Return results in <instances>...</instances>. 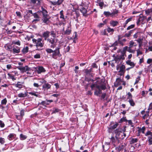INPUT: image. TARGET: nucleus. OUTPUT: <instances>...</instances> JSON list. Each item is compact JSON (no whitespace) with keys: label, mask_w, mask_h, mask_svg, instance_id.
Listing matches in <instances>:
<instances>
[{"label":"nucleus","mask_w":152,"mask_h":152,"mask_svg":"<svg viewBox=\"0 0 152 152\" xmlns=\"http://www.w3.org/2000/svg\"><path fill=\"white\" fill-rule=\"evenodd\" d=\"M152 59L151 58H149L148 59L147 63L148 64H150L152 63Z\"/></svg>","instance_id":"obj_59"},{"label":"nucleus","mask_w":152,"mask_h":152,"mask_svg":"<svg viewBox=\"0 0 152 152\" xmlns=\"http://www.w3.org/2000/svg\"><path fill=\"white\" fill-rule=\"evenodd\" d=\"M107 31L109 32H113L114 31V30L113 28H111L110 27H108L107 29Z\"/></svg>","instance_id":"obj_42"},{"label":"nucleus","mask_w":152,"mask_h":152,"mask_svg":"<svg viewBox=\"0 0 152 152\" xmlns=\"http://www.w3.org/2000/svg\"><path fill=\"white\" fill-rule=\"evenodd\" d=\"M97 2L99 4V5L100 6V8L102 9L104 4L103 0H98L97 1Z\"/></svg>","instance_id":"obj_21"},{"label":"nucleus","mask_w":152,"mask_h":152,"mask_svg":"<svg viewBox=\"0 0 152 152\" xmlns=\"http://www.w3.org/2000/svg\"><path fill=\"white\" fill-rule=\"evenodd\" d=\"M105 23H100L98 25V27L99 28H101L104 25Z\"/></svg>","instance_id":"obj_60"},{"label":"nucleus","mask_w":152,"mask_h":152,"mask_svg":"<svg viewBox=\"0 0 152 152\" xmlns=\"http://www.w3.org/2000/svg\"><path fill=\"white\" fill-rule=\"evenodd\" d=\"M118 23V22L117 21L112 20L110 22V25L113 27H115L117 26Z\"/></svg>","instance_id":"obj_17"},{"label":"nucleus","mask_w":152,"mask_h":152,"mask_svg":"<svg viewBox=\"0 0 152 152\" xmlns=\"http://www.w3.org/2000/svg\"><path fill=\"white\" fill-rule=\"evenodd\" d=\"M38 104H42L45 106H46L47 105L49 104V103H47V100L45 101H42L41 102H39Z\"/></svg>","instance_id":"obj_29"},{"label":"nucleus","mask_w":152,"mask_h":152,"mask_svg":"<svg viewBox=\"0 0 152 152\" xmlns=\"http://www.w3.org/2000/svg\"><path fill=\"white\" fill-rule=\"evenodd\" d=\"M143 119H145L148 118L149 117V111H146L145 113L142 116Z\"/></svg>","instance_id":"obj_33"},{"label":"nucleus","mask_w":152,"mask_h":152,"mask_svg":"<svg viewBox=\"0 0 152 152\" xmlns=\"http://www.w3.org/2000/svg\"><path fill=\"white\" fill-rule=\"evenodd\" d=\"M148 110H152V102L150 104Z\"/></svg>","instance_id":"obj_64"},{"label":"nucleus","mask_w":152,"mask_h":152,"mask_svg":"<svg viewBox=\"0 0 152 152\" xmlns=\"http://www.w3.org/2000/svg\"><path fill=\"white\" fill-rule=\"evenodd\" d=\"M71 32V28L70 27H68L67 28L64 32V34L66 35H69Z\"/></svg>","instance_id":"obj_25"},{"label":"nucleus","mask_w":152,"mask_h":152,"mask_svg":"<svg viewBox=\"0 0 152 152\" xmlns=\"http://www.w3.org/2000/svg\"><path fill=\"white\" fill-rule=\"evenodd\" d=\"M132 19V18H129L125 22V24H127L128 22L131 21Z\"/></svg>","instance_id":"obj_56"},{"label":"nucleus","mask_w":152,"mask_h":152,"mask_svg":"<svg viewBox=\"0 0 152 152\" xmlns=\"http://www.w3.org/2000/svg\"><path fill=\"white\" fill-rule=\"evenodd\" d=\"M128 96L127 97V99H128L129 100L131 99H132V96L131 94L129 92L127 94Z\"/></svg>","instance_id":"obj_38"},{"label":"nucleus","mask_w":152,"mask_h":152,"mask_svg":"<svg viewBox=\"0 0 152 152\" xmlns=\"http://www.w3.org/2000/svg\"><path fill=\"white\" fill-rule=\"evenodd\" d=\"M26 96V93L23 94L22 93H20V97H25Z\"/></svg>","instance_id":"obj_53"},{"label":"nucleus","mask_w":152,"mask_h":152,"mask_svg":"<svg viewBox=\"0 0 152 152\" xmlns=\"http://www.w3.org/2000/svg\"><path fill=\"white\" fill-rule=\"evenodd\" d=\"M145 136L148 137V139L150 145H152V132L148 131L145 134Z\"/></svg>","instance_id":"obj_9"},{"label":"nucleus","mask_w":152,"mask_h":152,"mask_svg":"<svg viewBox=\"0 0 152 152\" xmlns=\"http://www.w3.org/2000/svg\"><path fill=\"white\" fill-rule=\"evenodd\" d=\"M80 11L83 13V15H86L87 13V10L85 8L83 7L81 8L80 10Z\"/></svg>","instance_id":"obj_31"},{"label":"nucleus","mask_w":152,"mask_h":152,"mask_svg":"<svg viewBox=\"0 0 152 152\" xmlns=\"http://www.w3.org/2000/svg\"><path fill=\"white\" fill-rule=\"evenodd\" d=\"M137 45V44L133 40L131 41L129 43V48H132L134 46H136Z\"/></svg>","instance_id":"obj_20"},{"label":"nucleus","mask_w":152,"mask_h":152,"mask_svg":"<svg viewBox=\"0 0 152 152\" xmlns=\"http://www.w3.org/2000/svg\"><path fill=\"white\" fill-rule=\"evenodd\" d=\"M145 128L143 126L142 127L141 129H140V132H141L143 134L145 133Z\"/></svg>","instance_id":"obj_46"},{"label":"nucleus","mask_w":152,"mask_h":152,"mask_svg":"<svg viewBox=\"0 0 152 152\" xmlns=\"http://www.w3.org/2000/svg\"><path fill=\"white\" fill-rule=\"evenodd\" d=\"M125 130L123 132H122L121 135L119 137V139H123L126 137V134L125 133Z\"/></svg>","instance_id":"obj_26"},{"label":"nucleus","mask_w":152,"mask_h":152,"mask_svg":"<svg viewBox=\"0 0 152 152\" xmlns=\"http://www.w3.org/2000/svg\"><path fill=\"white\" fill-rule=\"evenodd\" d=\"M118 125V123L115 124H114L113 126H111L110 129H115Z\"/></svg>","instance_id":"obj_43"},{"label":"nucleus","mask_w":152,"mask_h":152,"mask_svg":"<svg viewBox=\"0 0 152 152\" xmlns=\"http://www.w3.org/2000/svg\"><path fill=\"white\" fill-rule=\"evenodd\" d=\"M28 50V47L26 46L25 48H24L22 50V52L23 53H27Z\"/></svg>","instance_id":"obj_35"},{"label":"nucleus","mask_w":152,"mask_h":152,"mask_svg":"<svg viewBox=\"0 0 152 152\" xmlns=\"http://www.w3.org/2000/svg\"><path fill=\"white\" fill-rule=\"evenodd\" d=\"M32 41L34 43L36 44V45L37 47L39 46L42 47L43 46V44L41 42L42 39L41 38H38L37 40L35 39H33Z\"/></svg>","instance_id":"obj_8"},{"label":"nucleus","mask_w":152,"mask_h":152,"mask_svg":"<svg viewBox=\"0 0 152 152\" xmlns=\"http://www.w3.org/2000/svg\"><path fill=\"white\" fill-rule=\"evenodd\" d=\"M64 0H58L57 1H50V2L53 5H59L62 4Z\"/></svg>","instance_id":"obj_12"},{"label":"nucleus","mask_w":152,"mask_h":152,"mask_svg":"<svg viewBox=\"0 0 152 152\" xmlns=\"http://www.w3.org/2000/svg\"><path fill=\"white\" fill-rule=\"evenodd\" d=\"M50 87L51 85L48 83H45V84L42 86V88L44 89H48L50 88Z\"/></svg>","instance_id":"obj_23"},{"label":"nucleus","mask_w":152,"mask_h":152,"mask_svg":"<svg viewBox=\"0 0 152 152\" xmlns=\"http://www.w3.org/2000/svg\"><path fill=\"white\" fill-rule=\"evenodd\" d=\"M7 68L8 69H9L12 68V67L11 64H7Z\"/></svg>","instance_id":"obj_62"},{"label":"nucleus","mask_w":152,"mask_h":152,"mask_svg":"<svg viewBox=\"0 0 152 152\" xmlns=\"http://www.w3.org/2000/svg\"><path fill=\"white\" fill-rule=\"evenodd\" d=\"M34 57L35 58H38L40 57V56L39 54H36L34 56Z\"/></svg>","instance_id":"obj_57"},{"label":"nucleus","mask_w":152,"mask_h":152,"mask_svg":"<svg viewBox=\"0 0 152 152\" xmlns=\"http://www.w3.org/2000/svg\"><path fill=\"white\" fill-rule=\"evenodd\" d=\"M128 102L131 106H134L135 105V103L132 99L129 100Z\"/></svg>","instance_id":"obj_34"},{"label":"nucleus","mask_w":152,"mask_h":152,"mask_svg":"<svg viewBox=\"0 0 152 152\" xmlns=\"http://www.w3.org/2000/svg\"><path fill=\"white\" fill-rule=\"evenodd\" d=\"M63 10H61L60 12V18H62L64 20V16L63 15Z\"/></svg>","instance_id":"obj_47"},{"label":"nucleus","mask_w":152,"mask_h":152,"mask_svg":"<svg viewBox=\"0 0 152 152\" xmlns=\"http://www.w3.org/2000/svg\"><path fill=\"white\" fill-rule=\"evenodd\" d=\"M126 64L131 66V68H133L135 66V64L134 62H132L130 60H128L126 61Z\"/></svg>","instance_id":"obj_15"},{"label":"nucleus","mask_w":152,"mask_h":152,"mask_svg":"<svg viewBox=\"0 0 152 152\" xmlns=\"http://www.w3.org/2000/svg\"><path fill=\"white\" fill-rule=\"evenodd\" d=\"M29 94L32 95L34 96L37 97H39L40 95L38 94H37L35 92H29Z\"/></svg>","instance_id":"obj_39"},{"label":"nucleus","mask_w":152,"mask_h":152,"mask_svg":"<svg viewBox=\"0 0 152 152\" xmlns=\"http://www.w3.org/2000/svg\"><path fill=\"white\" fill-rule=\"evenodd\" d=\"M144 19V18H140L137 22V25H139L140 23L143 24V23L142 20Z\"/></svg>","instance_id":"obj_32"},{"label":"nucleus","mask_w":152,"mask_h":152,"mask_svg":"<svg viewBox=\"0 0 152 152\" xmlns=\"http://www.w3.org/2000/svg\"><path fill=\"white\" fill-rule=\"evenodd\" d=\"M20 137L21 140H23L26 139L27 138V137L22 134H21L20 135Z\"/></svg>","instance_id":"obj_36"},{"label":"nucleus","mask_w":152,"mask_h":152,"mask_svg":"<svg viewBox=\"0 0 152 152\" xmlns=\"http://www.w3.org/2000/svg\"><path fill=\"white\" fill-rule=\"evenodd\" d=\"M138 141V139L137 138H131L130 141V144H133L137 142Z\"/></svg>","instance_id":"obj_28"},{"label":"nucleus","mask_w":152,"mask_h":152,"mask_svg":"<svg viewBox=\"0 0 152 152\" xmlns=\"http://www.w3.org/2000/svg\"><path fill=\"white\" fill-rule=\"evenodd\" d=\"M5 141V139L4 138L0 137V143H1V144H3L4 143Z\"/></svg>","instance_id":"obj_48"},{"label":"nucleus","mask_w":152,"mask_h":152,"mask_svg":"<svg viewBox=\"0 0 152 152\" xmlns=\"http://www.w3.org/2000/svg\"><path fill=\"white\" fill-rule=\"evenodd\" d=\"M6 32L7 33V34H10L12 32V30H8V29L6 30Z\"/></svg>","instance_id":"obj_61"},{"label":"nucleus","mask_w":152,"mask_h":152,"mask_svg":"<svg viewBox=\"0 0 152 152\" xmlns=\"http://www.w3.org/2000/svg\"><path fill=\"white\" fill-rule=\"evenodd\" d=\"M18 98H17L16 99L14 100L12 104L13 105H16L18 103V100H17Z\"/></svg>","instance_id":"obj_45"},{"label":"nucleus","mask_w":152,"mask_h":152,"mask_svg":"<svg viewBox=\"0 0 152 152\" xmlns=\"http://www.w3.org/2000/svg\"><path fill=\"white\" fill-rule=\"evenodd\" d=\"M8 75L10 78L12 79L13 80H14L15 79V78L14 76L10 74V73H8Z\"/></svg>","instance_id":"obj_50"},{"label":"nucleus","mask_w":152,"mask_h":152,"mask_svg":"<svg viewBox=\"0 0 152 152\" xmlns=\"http://www.w3.org/2000/svg\"><path fill=\"white\" fill-rule=\"evenodd\" d=\"M137 56H138L142 54V52L139 49H138L137 50Z\"/></svg>","instance_id":"obj_49"},{"label":"nucleus","mask_w":152,"mask_h":152,"mask_svg":"<svg viewBox=\"0 0 152 152\" xmlns=\"http://www.w3.org/2000/svg\"><path fill=\"white\" fill-rule=\"evenodd\" d=\"M107 31V29H104L101 31V33L102 35H107V34L106 32Z\"/></svg>","instance_id":"obj_44"},{"label":"nucleus","mask_w":152,"mask_h":152,"mask_svg":"<svg viewBox=\"0 0 152 152\" xmlns=\"http://www.w3.org/2000/svg\"><path fill=\"white\" fill-rule=\"evenodd\" d=\"M56 35L54 31L50 32L46 31L42 34V36L45 40H47L48 42L51 44L50 47L51 48H54L56 45V43L58 39L56 38Z\"/></svg>","instance_id":"obj_1"},{"label":"nucleus","mask_w":152,"mask_h":152,"mask_svg":"<svg viewBox=\"0 0 152 152\" xmlns=\"http://www.w3.org/2000/svg\"><path fill=\"white\" fill-rule=\"evenodd\" d=\"M50 18L49 16H43L42 20L44 23L48 24L49 21V19Z\"/></svg>","instance_id":"obj_14"},{"label":"nucleus","mask_w":152,"mask_h":152,"mask_svg":"<svg viewBox=\"0 0 152 152\" xmlns=\"http://www.w3.org/2000/svg\"><path fill=\"white\" fill-rule=\"evenodd\" d=\"M137 41L139 43H142V39H139L137 40Z\"/></svg>","instance_id":"obj_63"},{"label":"nucleus","mask_w":152,"mask_h":152,"mask_svg":"<svg viewBox=\"0 0 152 152\" xmlns=\"http://www.w3.org/2000/svg\"><path fill=\"white\" fill-rule=\"evenodd\" d=\"M34 17L36 18L35 19L33 20L32 22H34L35 21H38L39 20V16L36 13H35L33 14Z\"/></svg>","instance_id":"obj_19"},{"label":"nucleus","mask_w":152,"mask_h":152,"mask_svg":"<svg viewBox=\"0 0 152 152\" xmlns=\"http://www.w3.org/2000/svg\"><path fill=\"white\" fill-rule=\"evenodd\" d=\"M42 13L43 15V16H48V12L47 10L43 8H42Z\"/></svg>","instance_id":"obj_30"},{"label":"nucleus","mask_w":152,"mask_h":152,"mask_svg":"<svg viewBox=\"0 0 152 152\" xmlns=\"http://www.w3.org/2000/svg\"><path fill=\"white\" fill-rule=\"evenodd\" d=\"M15 135L14 134H10L8 136V139L10 140H12L15 137Z\"/></svg>","instance_id":"obj_24"},{"label":"nucleus","mask_w":152,"mask_h":152,"mask_svg":"<svg viewBox=\"0 0 152 152\" xmlns=\"http://www.w3.org/2000/svg\"><path fill=\"white\" fill-rule=\"evenodd\" d=\"M29 69V68L27 66L22 67H20V70L22 72H24L28 71Z\"/></svg>","instance_id":"obj_13"},{"label":"nucleus","mask_w":152,"mask_h":152,"mask_svg":"<svg viewBox=\"0 0 152 152\" xmlns=\"http://www.w3.org/2000/svg\"><path fill=\"white\" fill-rule=\"evenodd\" d=\"M59 49L60 48H56L54 50L52 55V58L54 59L58 60H60L61 59V55L60 54Z\"/></svg>","instance_id":"obj_3"},{"label":"nucleus","mask_w":152,"mask_h":152,"mask_svg":"<svg viewBox=\"0 0 152 152\" xmlns=\"http://www.w3.org/2000/svg\"><path fill=\"white\" fill-rule=\"evenodd\" d=\"M145 13L147 15H151L152 14V8L148 9L145 10Z\"/></svg>","instance_id":"obj_22"},{"label":"nucleus","mask_w":152,"mask_h":152,"mask_svg":"<svg viewBox=\"0 0 152 152\" xmlns=\"http://www.w3.org/2000/svg\"><path fill=\"white\" fill-rule=\"evenodd\" d=\"M7 103V100L6 98L2 100L1 101V104L3 105H5Z\"/></svg>","instance_id":"obj_41"},{"label":"nucleus","mask_w":152,"mask_h":152,"mask_svg":"<svg viewBox=\"0 0 152 152\" xmlns=\"http://www.w3.org/2000/svg\"><path fill=\"white\" fill-rule=\"evenodd\" d=\"M134 25H131L130 26H128L127 28V30H129L131 29H132V28H134Z\"/></svg>","instance_id":"obj_52"},{"label":"nucleus","mask_w":152,"mask_h":152,"mask_svg":"<svg viewBox=\"0 0 152 152\" xmlns=\"http://www.w3.org/2000/svg\"><path fill=\"white\" fill-rule=\"evenodd\" d=\"M116 70L118 71V72L119 73L118 75L120 76L123 75L125 72V66L123 64L120 65L118 64L116 66Z\"/></svg>","instance_id":"obj_4"},{"label":"nucleus","mask_w":152,"mask_h":152,"mask_svg":"<svg viewBox=\"0 0 152 152\" xmlns=\"http://www.w3.org/2000/svg\"><path fill=\"white\" fill-rule=\"evenodd\" d=\"M20 39H24L26 40L29 41L31 39V38H33V37H29L27 36L26 34V33L25 32H21L20 31Z\"/></svg>","instance_id":"obj_7"},{"label":"nucleus","mask_w":152,"mask_h":152,"mask_svg":"<svg viewBox=\"0 0 152 152\" xmlns=\"http://www.w3.org/2000/svg\"><path fill=\"white\" fill-rule=\"evenodd\" d=\"M125 59V56L120 53H118L114 58V61L116 63L119 64V63L121 64L123 61V60H124Z\"/></svg>","instance_id":"obj_5"},{"label":"nucleus","mask_w":152,"mask_h":152,"mask_svg":"<svg viewBox=\"0 0 152 152\" xmlns=\"http://www.w3.org/2000/svg\"><path fill=\"white\" fill-rule=\"evenodd\" d=\"M14 45H13V48H15L16 49H19V41L15 42L14 43Z\"/></svg>","instance_id":"obj_27"},{"label":"nucleus","mask_w":152,"mask_h":152,"mask_svg":"<svg viewBox=\"0 0 152 152\" xmlns=\"http://www.w3.org/2000/svg\"><path fill=\"white\" fill-rule=\"evenodd\" d=\"M140 79V76H138L137 78L136 79L135 82L134 83V84L137 83H138L139 80Z\"/></svg>","instance_id":"obj_54"},{"label":"nucleus","mask_w":152,"mask_h":152,"mask_svg":"<svg viewBox=\"0 0 152 152\" xmlns=\"http://www.w3.org/2000/svg\"><path fill=\"white\" fill-rule=\"evenodd\" d=\"M128 47L127 46H125L124 47L123 49V50L121 51L120 53V54L123 55L124 56H126V51L127 50Z\"/></svg>","instance_id":"obj_18"},{"label":"nucleus","mask_w":152,"mask_h":152,"mask_svg":"<svg viewBox=\"0 0 152 152\" xmlns=\"http://www.w3.org/2000/svg\"><path fill=\"white\" fill-rule=\"evenodd\" d=\"M91 87L92 90L95 88L98 89V90L95 89L94 92V94L97 96H99L102 93L101 89L104 90L106 88L105 84L103 83V80L101 79H99L96 82L92 84Z\"/></svg>","instance_id":"obj_2"},{"label":"nucleus","mask_w":152,"mask_h":152,"mask_svg":"<svg viewBox=\"0 0 152 152\" xmlns=\"http://www.w3.org/2000/svg\"><path fill=\"white\" fill-rule=\"evenodd\" d=\"M118 11L117 10L113 11L112 12H110L109 11H104L103 14L106 17H111L112 18H114L116 16V15L117 14Z\"/></svg>","instance_id":"obj_6"},{"label":"nucleus","mask_w":152,"mask_h":152,"mask_svg":"<svg viewBox=\"0 0 152 152\" xmlns=\"http://www.w3.org/2000/svg\"><path fill=\"white\" fill-rule=\"evenodd\" d=\"M12 50L14 54L18 53H19V49H16L15 48H13Z\"/></svg>","instance_id":"obj_40"},{"label":"nucleus","mask_w":152,"mask_h":152,"mask_svg":"<svg viewBox=\"0 0 152 152\" xmlns=\"http://www.w3.org/2000/svg\"><path fill=\"white\" fill-rule=\"evenodd\" d=\"M36 70L38 74H40L42 72H43L45 71V69L42 66L37 67L36 68Z\"/></svg>","instance_id":"obj_11"},{"label":"nucleus","mask_w":152,"mask_h":152,"mask_svg":"<svg viewBox=\"0 0 152 152\" xmlns=\"http://www.w3.org/2000/svg\"><path fill=\"white\" fill-rule=\"evenodd\" d=\"M128 51L130 53H134L135 51V50H132L131 49V48H129V49L128 50Z\"/></svg>","instance_id":"obj_58"},{"label":"nucleus","mask_w":152,"mask_h":152,"mask_svg":"<svg viewBox=\"0 0 152 152\" xmlns=\"http://www.w3.org/2000/svg\"><path fill=\"white\" fill-rule=\"evenodd\" d=\"M46 51L47 52V53H51L53 52L54 50H53L52 49L50 48H47L46 49Z\"/></svg>","instance_id":"obj_37"},{"label":"nucleus","mask_w":152,"mask_h":152,"mask_svg":"<svg viewBox=\"0 0 152 152\" xmlns=\"http://www.w3.org/2000/svg\"><path fill=\"white\" fill-rule=\"evenodd\" d=\"M4 123L1 121H0V126L1 127H4Z\"/></svg>","instance_id":"obj_55"},{"label":"nucleus","mask_w":152,"mask_h":152,"mask_svg":"<svg viewBox=\"0 0 152 152\" xmlns=\"http://www.w3.org/2000/svg\"><path fill=\"white\" fill-rule=\"evenodd\" d=\"M122 132L121 129H118L114 130V132L116 134L115 137L116 138L119 139Z\"/></svg>","instance_id":"obj_10"},{"label":"nucleus","mask_w":152,"mask_h":152,"mask_svg":"<svg viewBox=\"0 0 152 152\" xmlns=\"http://www.w3.org/2000/svg\"><path fill=\"white\" fill-rule=\"evenodd\" d=\"M123 82V81L122 80H121L120 78H117L115 83V86H118L121 85V83Z\"/></svg>","instance_id":"obj_16"},{"label":"nucleus","mask_w":152,"mask_h":152,"mask_svg":"<svg viewBox=\"0 0 152 152\" xmlns=\"http://www.w3.org/2000/svg\"><path fill=\"white\" fill-rule=\"evenodd\" d=\"M147 22H149V23H151L152 22V17L150 16L148 17L147 20Z\"/></svg>","instance_id":"obj_51"}]
</instances>
